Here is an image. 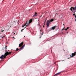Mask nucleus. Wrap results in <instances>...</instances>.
<instances>
[{
  "instance_id": "nucleus-1",
  "label": "nucleus",
  "mask_w": 76,
  "mask_h": 76,
  "mask_svg": "<svg viewBox=\"0 0 76 76\" xmlns=\"http://www.w3.org/2000/svg\"><path fill=\"white\" fill-rule=\"evenodd\" d=\"M54 21V19H51L50 20H48L46 23V24L47 25V28H48L49 26H50V23L51 22H53Z\"/></svg>"
},
{
  "instance_id": "nucleus-2",
  "label": "nucleus",
  "mask_w": 76,
  "mask_h": 76,
  "mask_svg": "<svg viewBox=\"0 0 76 76\" xmlns=\"http://www.w3.org/2000/svg\"><path fill=\"white\" fill-rule=\"evenodd\" d=\"M7 55V54H6V53H5L4 55H2L1 57H0V58L1 59H3L4 58H6V57L7 56H6Z\"/></svg>"
},
{
  "instance_id": "nucleus-3",
  "label": "nucleus",
  "mask_w": 76,
  "mask_h": 76,
  "mask_svg": "<svg viewBox=\"0 0 76 76\" xmlns=\"http://www.w3.org/2000/svg\"><path fill=\"white\" fill-rule=\"evenodd\" d=\"M52 30H54L55 29H56V30H57L58 29H59V27L57 26H54L53 27L51 28Z\"/></svg>"
},
{
  "instance_id": "nucleus-4",
  "label": "nucleus",
  "mask_w": 76,
  "mask_h": 76,
  "mask_svg": "<svg viewBox=\"0 0 76 76\" xmlns=\"http://www.w3.org/2000/svg\"><path fill=\"white\" fill-rule=\"evenodd\" d=\"M5 51L6 52L5 53L6 54H7V55H6V56L10 55V54H11V53H12V51H11L10 52H9L8 51H7V50H5Z\"/></svg>"
},
{
  "instance_id": "nucleus-5",
  "label": "nucleus",
  "mask_w": 76,
  "mask_h": 76,
  "mask_svg": "<svg viewBox=\"0 0 76 76\" xmlns=\"http://www.w3.org/2000/svg\"><path fill=\"white\" fill-rule=\"evenodd\" d=\"M72 56L70 55V57H75L76 55V53L75 52L74 53H72L71 54Z\"/></svg>"
},
{
  "instance_id": "nucleus-6",
  "label": "nucleus",
  "mask_w": 76,
  "mask_h": 76,
  "mask_svg": "<svg viewBox=\"0 0 76 76\" xmlns=\"http://www.w3.org/2000/svg\"><path fill=\"white\" fill-rule=\"evenodd\" d=\"M25 44H24L23 45L22 47L19 48V49H18V50H19V51H21V50H22V49H23V48L24 47H25Z\"/></svg>"
},
{
  "instance_id": "nucleus-7",
  "label": "nucleus",
  "mask_w": 76,
  "mask_h": 76,
  "mask_svg": "<svg viewBox=\"0 0 76 76\" xmlns=\"http://www.w3.org/2000/svg\"><path fill=\"white\" fill-rule=\"evenodd\" d=\"M23 44V42H22L20 43V44H19V47H21V46H22Z\"/></svg>"
},
{
  "instance_id": "nucleus-8",
  "label": "nucleus",
  "mask_w": 76,
  "mask_h": 76,
  "mask_svg": "<svg viewBox=\"0 0 76 76\" xmlns=\"http://www.w3.org/2000/svg\"><path fill=\"white\" fill-rule=\"evenodd\" d=\"M29 21L28 20L27 21H26V23L27 24L26 25V26H29Z\"/></svg>"
},
{
  "instance_id": "nucleus-9",
  "label": "nucleus",
  "mask_w": 76,
  "mask_h": 76,
  "mask_svg": "<svg viewBox=\"0 0 76 76\" xmlns=\"http://www.w3.org/2000/svg\"><path fill=\"white\" fill-rule=\"evenodd\" d=\"M73 9V10H76V5L75 7H72V8Z\"/></svg>"
},
{
  "instance_id": "nucleus-10",
  "label": "nucleus",
  "mask_w": 76,
  "mask_h": 76,
  "mask_svg": "<svg viewBox=\"0 0 76 76\" xmlns=\"http://www.w3.org/2000/svg\"><path fill=\"white\" fill-rule=\"evenodd\" d=\"M37 15H38L37 13L36 12H35V13L34 15H33V17H35V16H37Z\"/></svg>"
},
{
  "instance_id": "nucleus-11",
  "label": "nucleus",
  "mask_w": 76,
  "mask_h": 76,
  "mask_svg": "<svg viewBox=\"0 0 76 76\" xmlns=\"http://www.w3.org/2000/svg\"><path fill=\"white\" fill-rule=\"evenodd\" d=\"M32 19H31L29 20V21H28V23H31V22H32Z\"/></svg>"
},
{
  "instance_id": "nucleus-12",
  "label": "nucleus",
  "mask_w": 76,
  "mask_h": 76,
  "mask_svg": "<svg viewBox=\"0 0 76 76\" xmlns=\"http://www.w3.org/2000/svg\"><path fill=\"white\" fill-rule=\"evenodd\" d=\"M61 72H58V73L56 74L55 75H54L53 76H56V75H58V74H60V73Z\"/></svg>"
},
{
  "instance_id": "nucleus-13",
  "label": "nucleus",
  "mask_w": 76,
  "mask_h": 76,
  "mask_svg": "<svg viewBox=\"0 0 76 76\" xmlns=\"http://www.w3.org/2000/svg\"><path fill=\"white\" fill-rule=\"evenodd\" d=\"M38 26H39V27H41V25L39 24V21L38 22V24H37Z\"/></svg>"
},
{
  "instance_id": "nucleus-14",
  "label": "nucleus",
  "mask_w": 76,
  "mask_h": 76,
  "mask_svg": "<svg viewBox=\"0 0 76 76\" xmlns=\"http://www.w3.org/2000/svg\"><path fill=\"white\" fill-rule=\"evenodd\" d=\"M68 29H69V27H67L66 28L64 29V30L67 31Z\"/></svg>"
},
{
  "instance_id": "nucleus-15",
  "label": "nucleus",
  "mask_w": 76,
  "mask_h": 76,
  "mask_svg": "<svg viewBox=\"0 0 76 76\" xmlns=\"http://www.w3.org/2000/svg\"><path fill=\"white\" fill-rule=\"evenodd\" d=\"M51 30H52V29H51V28H49L48 30V32H50V31H51Z\"/></svg>"
},
{
  "instance_id": "nucleus-16",
  "label": "nucleus",
  "mask_w": 76,
  "mask_h": 76,
  "mask_svg": "<svg viewBox=\"0 0 76 76\" xmlns=\"http://www.w3.org/2000/svg\"><path fill=\"white\" fill-rule=\"evenodd\" d=\"M70 10L72 11V13H73V10H72V7L70 8Z\"/></svg>"
},
{
  "instance_id": "nucleus-17",
  "label": "nucleus",
  "mask_w": 76,
  "mask_h": 76,
  "mask_svg": "<svg viewBox=\"0 0 76 76\" xmlns=\"http://www.w3.org/2000/svg\"><path fill=\"white\" fill-rule=\"evenodd\" d=\"M18 50H19V49L18 48H17L16 50H15L16 52H17Z\"/></svg>"
},
{
  "instance_id": "nucleus-18",
  "label": "nucleus",
  "mask_w": 76,
  "mask_h": 76,
  "mask_svg": "<svg viewBox=\"0 0 76 76\" xmlns=\"http://www.w3.org/2000/svg\"><path fill=\"white\" fill-rule=\"evenodd\" d=\"M24 30V28H23V29H22V30H21V32H23V31Z\"/></svg>"
},
{
  "instance_id": "nucleus-19",
  "label": "nucleus",
  "mask_w": 76,
  "mask_h": 76,
  "mask_svg": "<svg viewBox=\"0 0 76 76\" xmlns=\"http://www.w3.org/2000/svg\"><path fill=\"white\" fill-rule=\"evenodd\" d=\"M26 23H25L24 25H24V26H26Z\"/></svg>"
},
{
  "instance_id": "nucleus-20",
  "label": "nucleus",
  "mask_w": 76,
  "mask_h": 76,
  "mask_svg": "<svg viewBox=\"0 0 76 76\" xmlns=\"http://www.w3.org/2000/svg\"><path fill=\"white\" fill-rule=\"evenodd\" d=\"M75 13H74V14H73V16H75V15H75Z\"/></svg>"
},
{
  "instance_id": "nucleus-21",
  "label": "nucleus",
  "mask_w": 76,
  "mask_h": 76,
  "mask_svg": "<svg viewBox=\"0 0 76 76\" xmlns=\"http://www.w3.org/2000/svg\"><path fill=\"white\" fill-rule=\"evenodd\" d=\"M64 28H63L62 30H61V31H63V30H64Z\"/></svg>"
},
{
  "instance_id": "nucleus-22",
  "label": "nucleus",
  "mask_w": 76,
  "mask_h": 76,
  "mask_svg": "<svg viewBox=\"0 0 76 76\" xmlns=\"http://www.w3.org/2000/svg\"><path fill=\"white\" fill-rule=\"evenodd\" d=\"M4 37H5V36H4L3 37H2V38H4Z\"/></svg>"
},
{
  "instance_id": "nucleus-23",
  "label": "nucleus",
  "mask_w": 76,
  "mask_h": 76,
  "mask_svg": "<svg viewBox=\"0 0 76 76\" xmlns=\"http://www.w3.org/2000/svg\"><path fill=\"white\" fill-rule=\"evenodd\" d=\"M45 25V24H44V25L43 26V27H44Z\"/></svg>"
},
{
  "instance_id": "nucleus-24",
  "label": "nucleus",
  "mask_w": 76,
  "mask_h": 76,
  "mask_svg": "<svg viewBox=\"0 0 76 76\" xmlns=\"http://www.w3.org/2000/svg\"><path fill=\"white\" fill-rule=\"evenodd\" d=\"M63 34V32H62L60 34V35H61V34Z\"/></svg>"
},
{
  "instance_id": "nucleus-25",
  "label": "nucleus",
  "mask_w": 76,
  "mask_h": 76,
  "mask_svg": "<svg viewBox=\"0 0 76 76\" xmlns=\"http://www.w3.org/2000/svg\"><path fill=\"white\" fill-rule=\"evenodd\" d=\"M22 27L23 28V27H24V26L23 25L22 26Z\"/></svg>"
},
{
  "instance_id": "nucleus-26",
  "label": "nucleus",
  "mask_w": 76,
  "mask_h": 76,
  "mask_svg": "<svg viewBox=\"0 0 76 76\" xmlns=\"http://www.w3.org/2000/svg\"><path fill=\"white\" fill-rule=\"evenodd\" d=\"M3 31H4V30H1V31L2 32H3Z\"/></svg>"
},
{
  "instance_id": "nucleus-27",
  "label": "nucleus",
  "mask_w": 76,
  "mask_h": 76,
  "mask_svg": "<svg viewBox=\"0 0 76 76\" xmlns=\"http://www.w3.org/2000/svg\"><path fill=\"white\" fill-rule=\"evenodd\" d=\"M5 48H7V46L5 45Z\"/></svg>"
},
{
  "instance_id": "nucleus-28",
  "label": "nucleus",
  "mask_w": 76,
  "mask_h": 76,
  "mask_svg": "<svg viewBox=\"0 0 76 76\" xmlns=\"http://www.w3.org/2000/svg\"><path fill=\"white\" fill-rule=\"evenodd\" d=\"M5 48V50H7V48Z\"/></svg>"
},
{
  "instance_id": "nucleus-29",
  "label": "nucleus",
  "mask_w": 76,
  "mask_h": 76,
  "mask_svg": "<svg viewBox=\"0 0 76 76\" xmlns=\"http://www.w3.org/2000/svg\"><path fill=\"white\" fill-rule=\"evenodd\" d=\"M42 15H41V16H40V18H41V17L42 16Z\"/></svg>"
},
{
  "instance_id": "nucleus-30",
  "label": "nucleus",
  "mask_w": 76,
  "mask_h": 76,
  "mask_svg": "<svg viewBox=\"0 0 76 76\" xmlns=\"http://www.w3.org/2000/svg\"><path fill=\"white\" fill-rule=\"evenodd\" d=\"M43 34H44V33H43V32H42V35Z\"/></svg>"
},
{
  "instance_id": "nucleus-31",
  "label": "nucleus",
  "mask_w": 76,
  "mask_h": 76,
  "mask_svg": "<svg viewBox=\"0 0 76 76\" xmlns=\"http://www.w3.org/2000/svg\"><path fill=\"white\" fill-rule=\"evenodd\" d=\"M41 30H40V31L41 32Z\"/></svg>"
},
{
  "instance_id": "nucleus-32",
  "label": "nucleus",
  "mask_w": 76,
  "mask_h": 76,
  "mask_svg": "<svg viewBox=\"0 0 76 76\" xmlns=\"http://www.w3.org/2000/svg\"><path fill=\"white\" fill-rule=\"evenodd\" d=\"M46 20H47L46 19L45 22H46Z\"/></svg>"
},
{
  "instance_id": "nucleus-33",
  "label": "nucleus",
  "mask_w": 76,
  "mask_h": 76,
  "mask_svg": "<svg viewBox=\"0 0 76 76\" xmlns=\"http://www.w3.org/2000/svg\"><path fill=\"white\" fill-rule=\"evenodd\" d=\"M44 23H45V21L44 22Z\"/></svg>"
},
{
  "instance_id": "nucleus-34",
  "label": "nucleus",
  "mask_w": 76,
  "mask_h": 76,
  "mask_svg": "<svg viewBox=\"0 0 76 76\" xmlns=\"http://www.w3.org/2000/svg\"><path fill=\"white\" fill-rule=\"evenodd\" d=\"M26 28V27H25L24 28V29H25V28Z\"/></svg>"
},
{
  "instance_id": "nucleus-35",
  "label": "nucleus",
  "mask_w": 76,
  "mask_h": 76,
  "mask_svg": "<svg viewBox=\"0 0 76 76\" xmlns=\"http://www.w3.org/2000/svg\"><path fill=\"white\" fill-rule=\"evenodd\" d=\"M39 19L38 20V21H39Z\"/></svg>"
},
{
  "instance_id": "nucleus-36",
  "label": "nucleus",
  "mask_w": 76,
  "mask_h": 76,
  "mask_svg": "<svg viewBox=\"0 0 76 76\" xmlns=\"http://www.w3.org/2000/svg\"><path fill=\"white\" fill-rule=\"evenodd\" d=\"M38 18H35V19H37Z\"/></svg>"
},
{
  "instance_id": "nucleus-37",
  "label": "nucleus",
  "mask_w": 76,
  "mask_h": 76,
  "mask_svg": "<svg viewBox=\"0 0 76 76\" xmlns=\"http://www.w3.org/2000/svg\"><path fill=\"white\" fill-rule=\"evenodd\" d=\"M15 33H14V35H15Z\"/></svg>"
},
{
  "instance_id": "nucleus-38",
  "label": "nucleus",
  "mask_w": 76,
  "mask_h": 76,
  "mask_svg": "<svg viewBox=\"0 0 76 76\" xmlns=\"http://www.w3.org/2000/svg\"><path fill=\"white\" fill-rule=\"evenodd\" d=\"M13 38H15V37H12Z\"/></svg>"
},
{
  "instance_id": "nucleus-39",
  "label": "nucleus",
  "mask_w": 76,
  "mask_h": 76,
  "mask_svg": "<svg viewBox=\"0 0 76 76\" xmlns=\"http://www.w3.org/2000/svg\"><path fill=\"white\" fill-rule=\"evenodd\" d=\"M47 41H50V40H47Z\"/></svg>"
},
{
  "instance_id": "nucleus-40",
  "label": "nucleus",
  "mask_w": 76,
  "mask_h": 76,
  "mask_svg": "<svg viewBox=\"0 0 76 76\" xmlns=\"http://www.w3.org/2000/svg\"><path fill=\"white\" fill-rule=\"evenodd\" d=\"M73 13H75V12H74Z\"/></svg>"
},
{
  "instance_id": "nucleus-41",
  "label": "nucleus",
  "mask_w": 76,
  "mask_h": 76,
  "mask_svg": "<svg viewBox=\"0 0 76 76\" xmlns=\"http://www.w3.org/2000/svg\"><path fill=\"white\" fill-rule=\"evenodd\" d=\"M66 33V34H68V32H67Z\"/></svg>"
},
{
  "instance_id": "nucleus-42",
  "label": "nucleus",
  "mask_w": 76,
  "mask_h": 76,
  "mask_svg": "<svg viewBox=\"0 0 76 76\" xmlns=\"http://www.w3.org/2000/svg\"><path fill=\"white\" fill-rule=\"evenodd\" d=\"M41 36H40V38H41Z\"/></svg>"
},
{
  "instance_id": "nucleus-43",
  "label": "nucleus",
  "mask_w": 76,
  "mask_h": 76,
  "mask_svg": "<svg viewBox=\"0 0 76 76\" xmlns=\"http://www.w3.org/2000/svg\"><path fill=\"white\" fill-rule=\"evenodd\" d=\"M75 21H76V19H75Z\"/></svg>"
},
{
  "instance_id": "nucleus-44",
  "label": "nucleus",
  "mask_w": 76,
  "mask_h": 76,
  "mask_svg": "<svg viewBox=\"0 0 76 76\" xmlns=\"http://www.w3.org/2000/svg\"><path fill=\"white\" fill-rule=\"evenodd\" d=\"M63 25H64V24H63Z\"/></svg>"
},
{
  "instance_id": "nucleus-45",
  "label": "nucleus",
  "mask_w": 76,
  "mask_h": 76,
  "mask_svg": "<svg viewBox=\"0 0 76 76\" xmlns=\"http://www.w3.org/2000/svg\"><path fill=\"white\" fill-rule=\"evenodd\" d=\"M6 43H7V42H6Z\"/></svg>"
},
{
  "instance_id": "nucleus-46",
  "label": "nucleus",
  "mask_w": 76,
  "mask_h": 76,
  "mask_svg": "<svg viewBox=\"0 0 76 76\" xmlns=\"http://www.w3.org/2000/svg\"><path fill=\"white\" fill-rule=\"evenodd\" d=\"M14 51H15V50H14Z\"/></svg>"
},
{
  "instance_id": "nucleus-47",
  "label": "nucleus",
  "mask_w": 76,
  "mask_h": 76,
  "mask_svg": "<svg viewBox=\"0 0 76 76\" xmlns=\"http://www.w3.org/2000/svg\"><path fill=\"white\" fill-rule=\"evenodd\" d=\"M24 37H25V36H24Z\"/></svg>"
}]
</instances>
